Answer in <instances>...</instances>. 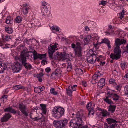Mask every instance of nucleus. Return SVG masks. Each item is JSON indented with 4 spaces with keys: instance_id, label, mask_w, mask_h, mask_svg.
Listing matches in <instances>:
<instances>
[{
    "instance_id": "nucleus-55",
    "label": "nucleus",
    "mask_w": 128,
    "mask_h": 128,
    "mask_svg": "<svg viewBox=\"0 0 128 128\" xmlns=\"http://www.w3.org/2000/svg\"><path fill=\"white\" fill-rule=\"evenodd\" d=\"M116 125V124H112V125L108 126V128H115V127Z\"/></svg>"
},
{
    "instance_id": "nucleus-44",
    "label": "nucleus",
    "mask_w": 128,
    "mask_h": 128,
    "mask_svg": "<svg viewBox=\"0 0 128 128\" xmlns=\"http://www.w3.org/2000/svg\"><path fill=\"white\" fill-rule=\"evenodd\" d=\"M120 66L122 70H124L125 68H126L127 67L126 63L125 62L122 63L120 64Z\"/></svg>"
},
{
    "instance_id": "nucleus-58",
    "label": "nucleus",
    "mask_w": 128,
    "mask_h": 128,
    "mask_svg": "<svg viewBox=\"0 0 128 128\" xmlns=\"http://www.w3.org/2000/svg\"><path fill=\"white\" fill-rule=\"evenodd\" d=\"M121 87V85H119L116 86L115 87V88L116 90H120Z\"/></svg>"
},
{
    "instance_id": "nucleus-15",
    "label": "nucleus",
    "mask_w": 128,
    "mask_h": 128,
    "mask_svg": "<svg viewBox=\"0 0 128 128\" xmlns=\"http://www.w3.org/2000/svg\"><path fill=\"white\" fill-rule=\"evenodd\" d=\"M30 8V6L26 4H25L22 5L21 12L24 15L28 13V10Z\"/></svg>"
},
{
    "instance_id": "nucleus-12",
    "label": "nucleus",
    "mask_w": 128,
    "mask_h": 128,
    "mask_svg": "<svg viewBox=\"0 0 128 128\" xmlns=\"http://www.w3.org/2000/svg\"><path fill=\"white\" fill-rule=\"evenodd\" d=\"M32 53L34 60H37L38 59L42 60V58H45L46 56V54H38L35 50H34Z\"/></svg>"
},
{
    "instance_id": "nucleus-31",
    "label": "nucleus",
    "mask_w": 128,
    "mask_h": 128,
    "mask_svg": "<svg viewBox=\"0 0 128 128\" xmlns=\"http://www.w3.org/2000/svg\"><path fill=\"white\" fill-rule=\"evenodd\" d=\"M91 38V37L90 36H87L86 38H84V43L86 44L90 42Z\"/></svg>"
},
{
    "instance_id": "nucleus-6",
    "label": "nucleus",
    "mask_w": 128,
    "mask_h": 128,
    "mask_svg": "<svg viewBox=\"0 0 128 128\" xmlns=\"http://www.w3.org/2000/svg\"><path fill=\"white\" fill-rule=\"evenodd\" d=\"M68 122L67 119L64 118L61 120L54 121V124L56 128H63L66 126Z\"/></svg>"
},
{
    "instance_id": "nucleus-20",
    "label": "nucleus",
    "mask_w": 128,
    "mask_h": 128,
    "mask_svg": "<svg viewBox=\"0 0 128 128\" xmlns=\"http://www.w3.org/2000/svg\"><path fill=\"white\" fill-rule=\"evenodd\" d=\"M106 122L108 124H116L118 122L112 118H108L106 119Z\"/></svg>"
},
{
    "instance_id": "nucleus-24",
    "label": "nucleus",
    "mask_w": 128,
    "mask_h": 128,
    "mask_svg": "<svg viewBox=\"0 0 128 128\" xmlns=\"http://www.w3.org/2000/svg\"><path fill=\"white\" fill-rule=\"evenodd\" d=\"M41 107V110L42 111V113L44 114H45L46 112V104H41L40 105Z\"/></svg>"
},
{
    "instance_id": "nucleus-5",
    "label": "nucleus",
    "mask_w": 128,
    "mask_h": 128,
    "mask_svg": "<svg viewBox=\"0 0 128 128\" xmlns=\"http://www.w3.org/2000/svg\"><path fill=\"white\" fill-rule=\"evenodd\" d=\"M64 108L60 107H56L52 110V114L56 118L61 117L64 114Z\"/></svg>"
},
{
    "instance_id": "nucleus-25",
    "label": "nucleus",
    "mask_w": 128,
    "mask_h": 128,
    "mask_svg": "<svg viewBox=\"0 0 128 128\" xmlns=\"http://www.w3.org/2000/svg\"><path fill=\"white\" fill-rule=\"evenodd\" d=\"M5 112H9L13 114H15L16 113V112L14 109L11 107H9L6 108L4 109Z\"/></svg>"
},
{
    "instance_id": "nucleus-40",
    "label": "nucleus",
    "mask_w": 128,
    "mask_h": 128,
    "mask_svg": "<svg viewBox=\"0 0 128 128\" xmlns=\"http://www.w3.org/2000/svg\"><path fill=\"white\" fill-rule=\"evenodd\" d=\"M2 37L3 38V39L4 41H7L9 39H11L10 38V36H8V35H6L5 36V38H4V35H2Z\"/></svg>"
},
{
    "instance_id": "nucleus-13",
    "label": "nucleus",
    "mask_w": 128,
    "mask_h": 128,
    "mask_svg": "<svg viewBox=\"0 0 128 128\" xmlns=\"http://www.w3.org/2000/svg\"><path fill=\"white\" fill-rule=\"evenodd\" d=\"M96 56L94 52L88 57L87 58L88 62L92 64L96 62Z\"/></svg>"
},
{
    "instance_id": "nucleus-16",
    "label": "nucleus",
    "mask_w": 128,
    "mask_h": 128,
    "mask_svg": "<svg viewBox=\"0 0 128 128\" xmlns=\"http://www.w3.org/2000/svg\"><path fill=\"white\" fill-rule=\"evenodd\" d=\"M11 115L8 113H6L1 118L0 121L2 122H6L10 118Z\"/></svg>"
},
{
    "instance_id": "nucleus-51",
    "label": "nucleus",
    "mask_w": 128,
    "mask_h": 128,
    "mask_svg": "<svg viewBox=\"0 0 128 128\" xmlns=\"http://www.w3.org/2000/svg\"><path fill=\"white\" fill-rule=\"evenodd\" d=\"M109 83L110 84H112L115 85L116 83L115 82V80L114 79L111 78L109 80Z\"/></svg>"
},
{
    "instance_id": "nucleus-7",
    "label": "nucleus",
    "mask_w": 128,
    "mask_h": 128,
    "mask_svg": "<svg viewBox=\"0 0 128 128\" xmlns=\"http://www.w3.org/2000/svg\"><path fill=\"white\" fill-rule=\"evenodd\" d=\"M58 44H51L50 47H48V56L50 58H52L53 54L56 50H57L56 48L57 47Z\"/></svg>"
},
{
    "instance_id": "nucleus-29",
    "label": "nucleus",
    "mask_w": 128,
    "mask_h": 128,
    "mask_svg": "<svg viewBox=\"0 0 128 128\" xmlns=\"http://www.w3.org/2000/svg\"><path fill=\"white\" fill-rule=\"evenodd\" d=\"M44 74H42V73H39L36 75V77L38 78V81L39 82H41L42 81V77L44 76Z\"/></svg>"
},
{
    "instance_id": "nucleus-22",
    "label": "nucleus",
    "mask_w": 128,
    "mask_h": 128,
    "mask_svg": "<svg viewBox=\"0 0 128 128\" xmlns=\"http://www.w3.org/2000/svg\"><path fill=\"white\" fill-rule=\"evenodd\" d=\"M116 106L111 104H110L109 106L108 107V111L110 112L111 113H114L115 110Z\"/></svg>"
},
{
    "instance_id": "nucleus-47",
    "label": "nucleus",
    "mask_w": 128,
    "mask_h": 128,
    "mask_svg": "<svg viewBox=\"0 0 128 128\" xmlns=\"http://www.w3.org/2000/svg\"><path fill=\"white\" fill-rule=\"evenodd\" d=\"M109 42H110V41H109L108 39L106 38H104V39L102 40V41L100 44L104 43L106 44Z\"/></svg>"
},
{
    "instance_id": "nucleus-38",
    "label": "nucleus",
    "mask_w": 128,
    "mask_h": 128,
    "mask_svg": "<svg viewBox=\"0 0 128 128\" xmlns=\"http://www.w3.org/2000/svg\"><path fill=\"white\" fill-rule=\"evenodd\" d=\"M50 92L51 94L55 96L58 94V92L55 91V89L54 88H52L50 89Z\"/></svg>"
},
{
    "instance_id": "nucleus-18",
    "label": "nucleus",
    "mask_w": 128,
    "mask_h": 128,
    "mask_svg": "<svg viewBox=\"0 0 128 128\" xmlns=\"http://www.w3.org/2000/svg\"><path fill=\"white\" fill-rule=\"evenodd\" d=\"M49 26L51 30L54 31L56 32H61V29L60 27L56 25H53L51 26L49 25Z\"/></svg>"
},
{
    "instance_id": "nucleus-33",
    "label": "nucleus",
    "mask_w": 128,
    "mask_h": 128,
    "mask_svg": "<svg viewBox=\"0 0 128 128\" xmlns=\"http://www.w3.org/2000/svg\"><path fill=\"white\" fill-rule=\"evenodd\" d=\"M6 23L8 24H11L12 22V19L10 17L8 16L6 20Z\"/></svg>"
},
{
    "instance_id": "nucleus-34",
    "label": "nucleus",
    "mask_w": 128,
    "mask_h": 128,
    "mask_svg": "<svg viewBox=\"0 0 128 128\" xmlns=\"http://www.w3.org/2000/svg\"><path fill=\"white\" fill-rule=\"evenodd\" d=\"M116 28L114 26H112L109 24L108 26V30H111L113 32H115V30H116Z\"/></svg>"
},
{
    "instance_id": "nucleus-10",
    "label": "nucleus",
    "mask_w": 128,
    "mask_h": 128,
    "mask_svg": "<svg viewBox=\"0 0 128 128\" xmlns=\"http://www.w3.org/2000/svg\"><path fill=\"white\" fill-rule=\"evenodd\" d=\"M28 26L30 28H32L33 26H39L40 25V23L38 20L37 19H32L28 23Z\"/></svg>"
},
{
    "instance_id": "nucleus-45",
    "label": "nucleus",
    "mask_w": 128,
    "mask_h": 128,
    "mask_svg": "<svg viewBox=\"0 0 128 128\" xmlns=\"http://www.w3.org/2000/svg\"><path fill=\"white\" fill-rule=\"evenodd\" d=\"M107 3V1L102 0L99 3V5H102L103 6H105L106 4Z\"/></svg>"
},
{
    "instance_id": "nucleus-62",
    "label": "nucleus",
    "mask_w": 128,
    "mask_h": 128,
    "mask_svg": "<svg viewBox=\"0 0 128 128\" xmlns=\"http://www.w3.org/2000/svg\"><path fill=\"white\" fill-rule=\"evenodd\" d=\"M106 44L108 47V50H110L111 48V46L110 45V42H109Z\"/></svg>"
},
{
    "instance_id": "nucleus-28",
    "label": "nucleus",
    "mask_w": 128,
    "mask_h": 128,
    "mask_svg": "<svg viewBox=\"0 0 128 128\" xmlns=\"http://www.w3.org/2000/svg\"><path fill=\"white\" fill-rule=\"evenodd\" d=\"M114 93L113 91L109 90L107 91V96H106L112 98Z\"/></svg>"
},
{
    "instance_id": "nucleus-61",
    "label": "nucleus",
    "mask_w": 128,
    "mask_h": 128,
    "mask_svg": "<svg viewBox=\"0 0 128 128\" xmlns=\"http://www.w3.org/2000/svg\"><path fill=\"white\" fill-rule=\"evenodd\" d=\"M124 51L127 53L128 52V43L126 46L124 48Z\"/></svg>"
},
{
    "instance_id": "nucleus-41",
    "label": "nucleus",
    "mask_w": 128,
    "mask_h": 128,
    "mask_svg": "<svg viewBox=\"0 0 128 128\" xmlns=\"http://www.w3.org/2000/svg\"><path fill=\"white\" fill-rule=\"evenodd\" d=\"M124 10H122L121 12L119 14V18L120 19L123 18L124 16Z\"/></svg>"
},
{
    "instance_id": "nucleus-43",
    "label": "nucleus",
    "mask_w": 128,
    "mask_h": 128,
    "mask_svg": "<svg viewBox=\"0 0 128 128\" xmlns=\"http://www.w3.org/2000/svg\"><path fill=\"white\" fill-rule=\"evenodd\" d=\"M88 115H93L94 114L93 108H92L88 110Z\"/></svg>"
},
{
    "instance_id": "nucleus-46",
    "label": "nucleus",
    "mask_w": 128,
    "mask_h": 128,
    "mask_svg": "<svg viewBox=\"0 0 128 128\" xmlns=\"http://www.w3.org/2000/svg\"><path fill=\"white\" fill-rule=\"evenodd\" d=\"M86 108L88 110L92 108H93V107H92V104L91 102H89L86 105Z\"/></svg>"
},
{
    "instance_id": "nucleus-50",
    "label": "nucleus",
    "mask_w": 128,
    "mask_h": 128,
    "mask_svg": "<svg viewBox=\"0 0 128 128\" xmlns=\"http://www.w3.org/2000/svg\"><path fill=\"white\" fill-rule=\"evenodd\" d=\"M114 3H111L109 2L108 4V6L111 8L113 9L114 8Z\"/></svg>"
},
{
    "instance_id": "nucleus-54",
    "label": "nucleus",
    "mask_w": 128,
    "mask_h": 128,
    "mask_svg": "<svg viewBox=\"0 0 128 128\" xmlns=\"http://www.w3.org/2000/svg\"><path fill=\"white\" fill-rule=\"evenodd\" d=\"M30 118L32 119V120H34L36 121L38 120H40V118H38V117H35L34 118H33L31 114L30 115Z\"/></svg>"
},
{
    "instance_id": "nucleus-2",
    "label": "nucleus",
    "mask_w": 128,
    "mask_h": 128,
    "mask_svg": "<svg viewBox=\"0 0 128 128\" xmlns=\"http://www.w3.org/2000/svg\"><path fill=\"white\" fill-rule=\"evenodd\" d=\"M126 42V40L124 39L117 38L115 40V44L116 47L114 50V54L112 53L110 55V57L112 60H118L121 57V51L119 46L122 44H124Z\"/></svg>"
},
{
    "instance_id": "nucleus-11",
    "label": "nucleus",
    "mask_w": 128,
    "mask_h": 128,
    "mask_svg": "<svg viewBox=\"0 0 128 128\" xmlns=\"http://www.w3.org/2000/svg\"><path fill=\"white\" fill-rule=\"evenodd\" d=\"M18 108L20 110L23 114L26 116H28V114L26 111V110L27 109L26 105L21 103L19 104Z\"/></svg>"
},
{
    "instance_id": "nucleus-60",
    "label": "nucleus",
    "mask_w": 128,
    "mask_h": 128,
    "mask_svg": "<svg viewBox=\"0 0 128 128\" xmlns=\"http://www.w3.org/2000/svg\"><path fill=\"white\" fill-rule=\"evenodd\" d=\"M128 79V73L126 74L124 76V79L125 80H127Z\"/></svg>"
},
{
    "instance_id": "nucleus-57",
    "label": "nucleus",
    "mask_w": 128,
    "mask_h": 128,
    "mask_svg": "<svg viewBox=\"0 0 128 128\" xmlns=\"http://www.w3.org/2000/svg\"><path fill=\"white\" fill-rule=\"evenodd\" d=\"M51 70V69L50 67H47L45 69V72L47 73H49Z\"/></svg>"
},
{
    "instance_id": "nucleus-48",
    "label": "nucleus",
    "mask_w": 128,
    "mask_h": 128,
    "mask_svg": "<svg viewBox=\"0 0 128 128\" xmlns=\"http://www.w3.org/2000/svg\"><path fill=\"white\" fill-rule=\"evenodd\" d=\"M5 29L6 31H10V32H13V31L12 28L11 27H5Z\"/></svg>"
},
{
    "instance_id": "nucleus-30",
    "label": "nucleus",
    "mask_w": 128,
    "mask_h": 128,
    "mask_svg": "<svg viewBox=\"0 0 128 128\" xmlns=\"http://www.w3.org/2000/svg\"><path fill=\"white\" fill-rule=\"evenodd\" d=\"M34 92L37 93H40L42 91L40 86L36 87L34 88Z\"/></svg>"
},
{
    "instance_id": "nucleus-64",
    "label": "nucleus",
    "mask_w": 128,
    "mask_h": 128,
    "mask_svg": "<svg viewBox=\"0 0 128 128\" xmlns=\"http://www.w3.org/2000/svg\"><path fill=\"white\" fill-rule=\"evenodd\" d=\"M71 46L72 47L74 48V50L76 47V45H75L74 44L72 43L71 44Z\"/></svg>"
},
{
    "instance_id": "nucleus-3",
    "label": "nucleus",
    "mask_w": 128,
    "mask_h": 128,
    "mask_svg": "<svg viewBox=\"0 0 128 128\" xmlns=\"http://www.w3.org/2000/svg\"><path fill=\"white\" fill-rule=\"evenodd\" d=\"M26 57H28V54L24 51H22L21 52L20 56L15 57V58L16 60L21 62L22 65L27 70H30L32 68V66L30 63L27 62Z\"/></svg>"
},
{
    "instance_id": "nucleus-36",
    "label": "nucleus",
    "mask_w": 128,
    "mask_h": 128,
    "mask_svg": "<svg viewBox=\"0 0 128 128\" xmlns=\"http://www.w3.org/2000/svg\"><path fill=\"white\" fill-rule=\"evenodd\" d=\"M75 71L76 73L78 74L79 75H80L83 73L82 70L80 68L76 69L75 70Z\"/></svg>"
},
{
    "instance_id": "nucleus-32",
    "label": "nucleus",
    "mask_w": 128,
    "mask_h": 128,
    "mask_svg": "<svg viewBox=\"0 0 128 128\" xmlns=\"http://www.w3.org/2000/svg\"><path fill=\"white\" fill-rule=\"evenodd\" d=\"M68 56V55H67L66 54H62L61 57L62 60H66V61L68 60V61H69V59L67 58Z\"/></svg>"
},
{
    "instance_id": "nucleus-52",
    "label": "nucleus",
    "mask_w": 128,
    "mask_h": 128,
    "mask_svg": "<svg viewBox=\"0 0 128 128\" xmlns=\"http://www.w3.org/2000/svg\"><path fill=\"white\" fill-rule=\"evenodd\" d=\"M7 96L4 95L2 96V98H1V100L2 101L4 102V100H7Z\"/></svg>"
},
{
    "instance_id": "nucleus-37",
    "label": "nucleus",
    "mask_w": 128,
    "mask_h": 128,
    "mask_svg": "<svg viewBox=\"0 0 128 128\" xmlns=\"http://www.w3.org/2000/svg\"><path fill=\"white\" fill-rule=\"evenodd\" d=\"M22 20V18L19 16H17L15 19V22L17 23L20 22Z\"/></svg>"
},
{
    "instance_id": "nucleus-56",
    "label": "nucleus",
    "mask_w": 128,
    "mask_h": 128,
    "mask_svg": "<svg viewBox=\"0 0 128 128\" xmlns=\"http://www.w3.org/2000/svg\"><path fill=\"white\" fill-rule=\"evenodd\" d=\"M128 20V17H127L126 18H124L122 20L123 22L125 24L127 22Z\"/></svg>"
},
{
    "instance_id": "nucleus-35",
    "label": "nucleus",
    "mask_w": 128,
    "mask_h": 128,
    "mask_svg": "<svg viewBox=\"0 0 128 128\" xmlns=\"http://www.w3.org/2000/svg\"><path fill=\"white\" fill-rule=\"evenodd\" d=\"M119 97L120 96L119 95L114 93L112 98L114 100L116 101L118 100Z\"/></svg>"
},
{
    "instance_id": "nucleus-9",
    "label": "nucleus",
    "mask_w": 128,
    "mask_h": 128,
    "mask_svg": "<svg viewBox=\"0 0 128 128\" xmlns=\"http://www.w3.org/2000/svg\"><path fill=\"white\" fill-rule=\"evenodd\" d=\"M22 64L20 63L17 62L15 63L14 64L12 65V68L14 72H18L21 70Z\"/></svg>"
},
{
    "instance_id": "nucleus-63",
    "label": "nucleus",
    "mask_w": 128,
    "mask_h": 128,
    "mask_svg": "<svg viewBox=\"0 0 128 128\" xmlns=\"http://www.w3.org/2000/svg\"><path fill=\"white\" fill-rule=\"evenodd\" d=\"M82 85L84 87H86L87 86L86 82V81H83L82 82Z\"/></svg>"
},
{
    "instance_id": "nucleus-42",
    "label": "nucleus",
    "mask_w": 128,
    "mask_h": 128,
    "mask_svg": "<svg viewBox=\"0 0 128 128\" xmlns=\"http://www.w3.org/2000/svg\"><path fill=\"white\" fill-rule=\"evenodd\" d=\"M124 91L125 94L128 95V84L125 85L124 87Z\"/></svg>"
},
{
    "instance_id": "nucleus-21",
    "label": "nucleus",
    "mask_w": 128,
    "mask_h": 128,
    "mask_svg": "<svg viewBox=\"0 0 128 128\" xmlns=\"http://www.w3.org/2000/svg\"><path fill=\"white\" fill-rule=\"evenodd\" d=\"M100 77L98 73L97 74H95L92 77V79L91 81L92 84H94V82L95 83L96 82V80L97 79H98V78H100Z\"/></svg>"
},
{
    "instance_id": "nucleus-14",
    "label": "nucleus",
    "mask_w": 128,
    "mask_h": 128,
    "mask_svg": "<svg viewBox=\"0 0 128 128\" xmlns=\"http://www.w3.org/2000/svg\"><path fill=\"white\" fill-rule=\"evenodd\" d=\"M77 87V85L76 84L69 86L68 88L66 89L67 93L70 96H71L72 92L76 90V88Z\"/></svg>"
},
{
    "instance_id": "nucleus-19",
    "label": "nucleus",
    "mask_w": 128,
    "mask_h": 128,
    "mask_svg": "<svg viewBox=\"0 0 128 128\" xmlns=\"http://www.w3.org/2000/svg\"><path fill=\"white\" fill-rule=\"evenodd\" d=\"M7 68L6 65L4 63L0 62V74L4 72V71Z\"/></svg>"
},
{
    "instance_id": "nucleus-23",
    "label": "nucleus",
    "mask_w": 128,
    "mask_h": 128,
    "mask_svg": "<svg viewBox=\"0 0 128 128\" xmlns=\"http://www.w3.org/2000/svg\"><path fill=\"white\" fill-rule=\"evenodd\" d=\"M100 113L102 114V116L103 117L109 116L110 115V113L105 110L102 109Z\"/></svg>"
},
{
    "instance_id": "nucleus-53",
    "label": "nucleus",
    "mask_w": 128,
    "mask_h": 128,
    "mask_svg": "<svg viewBox=\"0 0 128 128\" xmlns=\"http://www.w3.org/2000/svg\"><path fill=\"white\" fill-rule=\"evenodd\" d=\"M15 87H16L18 88V89H25V87L24 86H22L19 85H16Z\"/></svg>"
},
{
    "instance_id": "nucleus-49",
    "label": "nucleus",
    "mask_w": 128,
    "mask_h": 128,
    "mask_svg": "<svg viewBox=\"0 0 128 128\" xmlns=\"http://www.w3.org/2000/svg\"><path fill=\"white\" fill-rule=\"evenodd\" d=\"M90 29V27L88 26H85L84 28V30L86 32L91 31V30Z\"/></svg>"
},
{
    "instance_id": "nucleus-4",
    "label": "nucleus",
    "mask_w": 128,
    "mask_h": 128,
    "mask_svg": "<svg viewBox=\"0 0 128 128\" xmlns=\"http://www.w3.org/2000/svg\"><path fill=\"white\" fill-rule=\"evenodd\" d=\"M41 7L44 9V12L42 14L43 16H44L46 19L47 20H50L49 16H50V14L49 13L48 14H47V13H48V9L50 7V4L46 2L44 0H42L40 2Z\"/></svg>"
},
{
    "instance_id": "nucleus-26",
    "label": "nucleus",
    "mask_w": 128,
    "mask_h": 128,
    "mask_svg": "<svg viewBox=\"0 0 128 128\" xmlns=\"http://www.w3.org/2000/svg\"><path fill=\"white\" fill-rule=\"evenodd\" d=\"M105 80L103 78H101L98 84V86L100 88H102L104 85V83L105 82Z\"/></svg>"
},
{
    "instance_id": "nucleus-59",
    "label": "nucleus",
    "mask_w": 128,
    "mask_h": 128,
    "mask_svg": "<svg viewBox=\"0 0 128 128\" xmlns=\"http://www.w3.org/2000/svg\"><path fill=\"white\" fill-rule=\"evenodd\" d=\"M72 68V66H67V70L68 71H70L71 70Z\"/></svg>"
},
{
    "instance_id": "nucleus-39",
    "label": "nucleus",
    "mask_w": 128,
    "mask_h": 128,
    "mask_svg": "<svg viewBox=\"0 0 128 128\" xmlns=\"http://www.w3.org/2000/svg\"><path fill=\"white\" fill-rule=\"evenodd\" d=\"M60 74L61 71L59 69H56L55 72L52 74L51 76L54 74L56 76H57L58 74Z\"/></svg>"
},
{
    "instance_id": "nucleus-17",
    "label": "nucleus",
    "mask_w": 128,
    "mask_h": 128,
    "mask_svg": "<svg viewBox=\"0 0 128 128\" xmlns=\"http://www.w3.org/2000/svg\"><path fill=\"white\" fill-rule=\"evenodd\" d=\"M88 26L91 30V31H93L94 29L96 27L97 24L94 22L90 21L88 23Z\"/></svg>"
},
{
    "instance_id": "nucleus-27",
    "label": "nucleus",
    "mask_w": 128,
    "mask_h": 128,
    "mask_svg": "<svg viewBox=\"0 0 128 128\" xmlns=\"http://www.w3.org/2000/svg\"><path fill=\"white\" fill-rule=\"evenodd\" d=\"M111 98L106 96L105 98H104L103 99L104 101L108 104H113V103L112 101L111 100Z\"/></svg>"
},
{
    "instance_id": "nucleus-1",
    "label": "nucleus",
    "mask_w": 128,
    "mask_h": 128,
    "mask_svg": "<svg viewBox=\"0 0 128 128\" xmlns=\"http://www.w3.org/2000/svg\"><path fill=\"white\" fill-rule=\"evenodd\" d=\"M75 116V118L70 122L69 126L73 128H79L82 124L83 120L85 119V117L81 111L78 112Z\"/></svg>"
},
{
    "instance_id": "nucleus-8",
    "label": "nucleus",
    "mask_w": 128,
    "mask_h": 128,
    "mask_svg": "<svg viewBox=\"0 0 128 128\" xmlns=\"http://www.w3.org/2000/svg\"><path fill=\"white\" fill-rule=\"evenodd\" d=\"M81 45L80 43L76 42V47L74 49L75 55L78 57H80L82 56V48Z\"/></svg>"
}]
</instances>
